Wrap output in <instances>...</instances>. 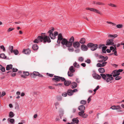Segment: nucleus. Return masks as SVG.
Instances as JSON below:
<instances>
[{
  "label": "nucleus",
  "instance_id": "f257e3e1",
  "mask_svg": "<svg viewBox=\"0 0 124 124\" xmlns=\"http://www.w3.org/2000/svg\"><path fill=\"white\" fill-rule=\"evenodd\" d=\"M41 42H43L44 43H46L47 41L48 43L51 42L50 38L44 35V34L42 33L41 36H39L37 37V39H35L33 42L35 43H38L39 41Z\"/></svg>",
  "mask_w": 124,
  "mask_h": 124
},
{
  "label": "nucleus",
  "instance_id": "f03ea898",
  "mask_svg": "<svg viewBox=\"0 0 124 124\" xmlns=\"http://www.w3.org/2000/svg\"><path fill=\"white\" fill-rule=\"evenodd\" d=\"M101 76L103 79L104 80H106L107 82L108 83L113 80V78L112 76H108L107 75V74L105 75L104 74H101Z\"/></svg>",
  "mask_w": 124,
  "mask_h": 124
},
{
  "label": "nucleus",
  "instance_id": "7ed1b4c3",
  "mask_svg": "<svg viewBox=\"0 0 124 124\" xmlns=\"http://www.w3.org/2000/svg\"><path fill=\"white\" fill-rule=\"evenodd\" d=\"M87 46L88 47H90L91 49L93 51L95 50L98 48V46L97 44H94L92 43H88Z\"/></svg>",
  "mask_w": 124,
  "mask_h": 124
},
{
  "label": "nucleus",
  "instance_id": "20e7f679",
  "mask_svg": "<svg viewBox=\"0 0 124 124\" xmlns=\"http://www.w3.org/2000/svg\"><path fill=\"white\" fill-rule=\"evenodd\" d=\"M54 78H53L52 79L53 80H55L56 81H59L60 80L62 81H63L65 80V79L63 77H60L58 76H54Z\"/></svg>",
  "mask_w": 124,
  "mask_h": 124
},
{
  "label": "nucleus",
  "instance_id": "39448f33",
  "mask_svg": "<svg viewBox=\"0 0 124 124\" xmlns=\"http://www.w3.org/2000/svg\"><path fill=\"white\" fill-rule=\"evenodd\" d=\"M61 43L63 45H65L67 47H70L68 40L65 39L63 38L62 40Z\"/></svg>",
  "mask_w": 124,
  "mask_h": 124
},
{
  "label": "nucleus",
  "instance_id": "423d86ee",
  "mask_svg": "<svg viewBox=\"0 0 124 124\" xmlns=\"http://www.w3.org/2000/svg\"><path fill=\"white\" fill-rule=\"evenodd\" d=\"M86 9L87 10H89L91 11H93L94 12L96 13L99 14L100 15H102V13L100 12L99 10H97L95 8H86Z\"/></svg>",
  "mask_w": 124,
  "mask_h": 124
},
{
  "label": "nucleus",
  "instance_id": "0eeeda50",
  "mask_svg": "<svg viewBox=\"0 0 124 124\" xmlns=\"http://www.w3.org/2000/svg\"><path fill=\"white\" fill-rule=\"evenodd\" d=\"M120 74V73L118 72L117 70H115L113 71L111 74H107V75L108 76H113V77H115L117 76H118Z\"/></svg>",
  "mask_w": 124,
  "mask_h": 124
},
{
  "label": "nucleus",
  "instance_id": "6e6552de",
  "mask_svg": "<svg viewBox=\"0 0 124 124\" xmlns=\"http://www.w3.org/2000/svg\"><path fill=\"white\" fill-rule=\"evenodd\" d=\"M92 76L94 78L97 80H99L101 78V77L100 75L95 73H93Z\"/></svg>",
  "mask_w": 124,
  "mask_h": 124
},
{
  "label": "nucleus",
  "instance_id": "1a4fd4ad",
  "mask_svg": "<svg viewBox=\"0 0 124 124\" xmlns=\"http://www.w3.org/2000/svg\"><path fill=\"white\" fill-rule=\"evenodd\" d=\"M73 46L75 48H77L80 47V44L78 42H75L73 43Z\"/></svg>",
  "mask_w": 124,
  "mask_h": 124
},
{
  "label": "nucleus",
  "instance_id": "9d476101",
  "mask_svg": "<svg viewBox=\"0 0 124 124\" xmlns=\"http://www.w3.org/2000/svg\"><path fill=\"white\" fill-rule=\"evenodd\" d=\"M74 41V39L73 36H72L69 39L68 42V43H69V45L70 47H71L72 44L73 43Z\"/></svg>",
  "mask_w": 124,
  "mask_h": 124
},
{
  "label": "nucleus",
  "instance_id": "9b49d317",
  "mask_svg": "<svg viewBox=\"0 0 124 124\" xmlns=\"http://www.w3.org/2000/svg\"><path fill=\"white\" fill-rule=\"evenodd\" d=\"M113 40L111 39H108L106 41V45L107 46H109L113 45L114 44V43L113 42Z\"/></svg>",
  "mask_w": 124,
  "mask_h": 124
},
{
  "label": "nucleus",
  "instance_id": "f8f14e48",
  "mask_svg": "<svg viewBox=\"0 0 124 124\" xmlns=\"http://www.w3.org/2000/svg\"><path fill=\"white\" fill-rule=\"evenodd\" d=\"M110 108L113 110H117L121 109V108L119 105H117V106L114 105L110 107Z\"/></svg>",
  "mask_w": 124,
  "mask_h": 124
},
{
  "label": "nucleus",
  "instance_id": "ddd939ff",
  "mask_svg": "<svg viewBox=\"0 0 124 124\" xmlns=\"http://www.w3.org/2000/svg\"><path fill=\"white\" fill-rule=\"evenodd\" d=\"M23 73L24 75H22L21 77L24 78H26V77L25 76H28L30 75L29 72L28 71H23Z\"/></svg>",
  "mask_w": 124,
  "mask_h": 124
},
{
  "label": "nucleus",
  "instance_id": "4468645a",
  "mask_svg": "<svg viewBox=\"0 0 124 124\" xmlns=\"http://www.w3.org/2000/svg\"><path fill=\"white\" fill-rule=\"evenodd\" d=\"M81 48L82 50L84 51H87L88 49L87 47L84 44L81 45Z\"/></svg>",
  "mask_w": 124,
  "mask_h": 124
},
{
  "label": "nucleus",
  "instance_id": "2eb2a0df",
  "mask_svg": "<svg viewBox=\"0 0 124 124\" xmlns=\"http://www.w3.org/2000/svg\"><path fill=\"white\" fill-rule=\"evenodd\" d=\"M85 107L83 105L80 106L78 108V110L80 111H84L85 109Z\"/></svg>",
  "mask_w": 124,
  "mask_h": 124
},
{
  "label": "nucleus",
  "instance_id": "dca6fc26",
  "mask_svg": "<svg viewBox=\"0 0 124 124\" xmlns=\"http://www.w3.org/2000/svg\"><path fill=\"white\" fill-rule=\"evenodd\" d=\"M23 52L25 54H28L30 53L31 50L29 49H27L26 50L24 49L23 50Z\"/></svg>",
  "mask_w": 124,
  "mask_h": 124
},
{
  "label": "nucleus",
  "instance_id": "f3484780",
  "mask_svg": "<svg viewBox=\"0 0 124 124\" xmlns=\"http://www.w3.org/2000/svg\"><path fill=\"white\" fill-rule=\"evenodd\" d=\"M77 89H74L73 90L71 89H69L68 90L67 93H73L77 92Z\"/></svg>",
  "mask_w": 124,
  "mask_h": 124
},
{
  "label": "nucleus",
  "instance_id": "a211bd4d",
  "mask_svg": "<svg viewBox=\"0 0 124 124\" xmlns=\"http://www.w3.org/2000/svg\"><path fill=\"white\" fill-rule=\"evenodd\" d=\"M64 81V85L66 86H68L71 83V81H66L65 80Z\"/></svg>",
  "mask_w": 124,
  "mask_h": 124
},
{
  "label": "nucleus",
  "instance_id": "6ab92c4d",
  "mask_svg": "<svg viewBox=\"0 0 124 124\" xmlns=\"http://www.w3.org/2000/svg\"><path fill=\"white\" fill-rule=\"evenodd\" d=\"M99 57L100 58H101V59H103L104 62H105L108 59V58L107 56L105 57L104 56L102 55H99Z\"/></svg>",
  "mask_w": 124,
  "mask_h": 124
},
{
  "label": "nucleus",
  "instance_id": "aec40b11",
  "mask_svg": "<svg viewBox=\"0 0 124 124\" xmlns=\"http://www.w3.org/2000/svg\"><path fill=\"white\" fill-rule=\"evenodd\" d=\"M63 38L61 33H59L58 36V40H62Z\"/></svg>",
  "mask_w": 124,
  "mask_h": 124
},
{
  "label": "nucleus",
  "instance_id": "412c9836",
  "mask_svg": "<svg viewBox=\"0 0 124 124\" xmlns=\"http://www.w3.org/2000/svg\"><path fill=\"white\" fill-rule=\"evenodd\" d=\"M77 118H73L72 120V122L75 123H78L79 121V120L77 119Z\"/></svg>",
  "mask_w": 124,
  "mask_h": 124
},
{
  "label": "nucleus",
  "instance_id": "4be33fe9",
  "mask_svg": "<svg viewBox=\"0 0 124 124\" xmlns=\"http://www.w3.org/2000/svg\"><path fill=\"white\" fill-rule=\"evenodd\" d=\"M8 121H9V122L11 124H14L15 122V121L14 119L13 118L10 119L9 118L8 119Z\"/></svg>",
  "mask_w": 124,
  "mask_h": 124
},
{
  "label": "nucleus",
  "instance_id": "5701e85b",
  "mask_svg": "<svg viewBox=\"0 0 124 124\" xmlns=\"http://www.w3.org/2000/svg\"><path fill=\"white\" fill-rule=\"evenodd\" d=\"M12 64L7 65L6 67V70H9L10 69H12Z\"/></svg>",
  "mask_w": 124,
  "mask_h": 124
},
{
  "label": "nucleus",
  "instance_id": "b1692460",
  "mask_svg": "<svg viewBox=\"0 0 124 124\" xmlns=\"http://www.w3.org/2000/svg\"><path fill=\"white\" fill-rule=\"evenodd\" d=\"M49 36L52 39H54L55 38V37L53 33H50Z\"/></svg>",
  "mask_w": 124,
  "mask_h": 124
},
{
  "label": "nucleus",
  "instance_id": "393cba45",
  "mask_svg": "<svg viewBox=\"0 0 124 124\" xmlns=\"http://www.w3.org/2000/svg\"><path fill=\"white\" fill-rule=\"evenodd\" d=\"M98 71L101 73H103L105 72V69L103 68H100L98 69Z\"/></svg>",
  "mask_w": 124,
  "mask_h": 124
},
{
  "label": "nucleus",
  "instance_id": "a878e982",
  "mask_svg": "<svg viewBox=\"0 0 124 124\" xmlns=\"http://www.w3.org/2000/svg\"><path fill=\"white\" fill-rule=\"evenodd\" d=\"M32 48L33 50H36L38 49V46L37 44H35L33 45Z\"/></svg>",
  "mask_w": 124,
  "mask_h": 124
},
{
  "label": "nucleus",
  "instance_id": "bb28decb",
  "mask_svg": "<svg viewBox=\"0 0 124 124\" xmlns=\"http://www.w3.org/2000/svg\"><path fill=\"white\" fill-rule=\"evenodd\" d=\"M71 88H73L76 87L77 86V83L75 82H73L71 84Z\"/></svg>",
  "mask_w": 124,
  "mask_h": 124
},
{
  "label": "nucleus",
  "instance_id": "cd10ccee",
  "mask_svg": "<svg viewBox=\"0 0 124 124\" xmlns=\"http://www.w3.org/2000/svg\"><path fill=\"white\" fill-rule=\"evenodd\" d=\"M79 42L81 44H84L85 42V39L84 38H82L80 39Z\"/></svg>",
  "mask_w": 124,
  "mask_h": 124
},
{
  "label": "nucleus",
  "instance_id": "c85d7f7f",
  "mask_svg": "<svg viewBox=\"0 0 124 124\" xmlns=\"http://www.w3.org/2000/svg\"><path fill=\"white\" fill-rule=\"evenodd\" d=\"M15 116V114L12 111H10L9 114V116L10 118H12Z\"/></svg>",
  "mask_w": 124,
  "mask_h": 124
},
{
  "label": "nucleus",
  "instance_id": "c756f323",
  "mask_svg": "<svg viewBox=\"0 0 124 124\" xmlns=\"http://www.w3.org/2000/svg\"><path fill=\"white\" fill-rule=\"evenodd\" d=\"M117 34H115L114 35L109 34L108 36V37H110L111 38L113 37L114 38L117 37Z\"/></svg>",
  "mask_w": 124,
  "mask_h": 124
},
{
  "label": "nucleus",
  "instance_id": "7c9ffc66",
  "mask_svg": "<svg viewBox=\"0 0 124 124\" xmlns=\"http://www.w3.org/2000/svg\"><path fill=\"white\" fill-rule=\"evenodd\" d=\"M69 71L74 72H75V70L73 68V66H71L69 69Z\"/></svg>",
  "mask_w": 124,
  "mask_h": 124
},
{
  "label": "nucleus",
  "instance_id": "2f4dec72",
  "mask_svg": "<svg viewBox=\"0 0 124 124\" xmlns=\"http://www.w3.org/2000/svg\"><path fill=\"white\" fill-rule=\"evenodd\" d=\"M85 111H80L78 112V115L82 117L83 116V114H84Z\"/></svg>",
  "mask_w": 124,
  "mask_h": 124
},
{
  "label": "nucleus",
  "instance_id": "473e14b6",
  "mask_svg": "<svg viewBox=\"0 0 124 124\" xmlns=\"http://www.w3.org/2000/svg\"><path fill=\"white\" fill-rule=\"evenodd\" d=\"M74 66L75 67L78 68L79 67V64H78L76 62H75L73 64Z\"/></svg>",
  "mask_w": 124,
  "mask_h": 124
},
{
  "label": "nucleus",
  "instance_id": "72a5a7b5",
  "mask_svg": "<svg viewBox=\"0 0 124 124\" xmlns=\"http://www.w3.org/2000/svg\"><path fill=\"white\" fill-rule=\"evenodd\" d=\"M107 47L106 46H104L102 47V51L103 53H106V51L105 50Z\"/></svg>",
  "mask_w": 124,
  "mask_h": 124
},
{
  "label": "nucleus",
  "instance_id": "f704fd0d",
  "mask_svg": "<svg viewBox=\"0 0 124 124\" xmlns=\"http://www.w3.org/2000/svg\"><path fill=\"white\" fill-rule=\"evenodd\" d=\"M73 93H62V95L64 97H66L68 94L69 96H71L73 94Z\"/></svg>",
  "mask_w": 124,
  "mask_h": 124
},
{
  "label": "nucleus",
  "instance_id": "c9c22d12",
  "mask_svg": "<svg viewBox=\"0 0 124 124\" xmlns=\"http://www.w3.org/2000/svg\"><path fill=\"white\" fill-rule=\"evenodd\" d=\"M73 73L72 72L69 71L68 73V76L70 77L72 76L73 75Z\"/></svg>",
  "mask_w": 124,
  "mask_h": 124
},
{
  "label": "nucleus",
  "instance_id": "e433bc0d",
  "mask_svg": "<svg viewBox=\"0 0 124 124\" xmlns=\"http://www.w3.org/2000/svg\"><path fill=\"white\" fill-rule=\"evenodd\" d=\"M0 57L2 58L6 59L7 58V56L5 55L4 54H2L0 55Z\"/></svg>",
  "mask_w": 124,
  "mask_h": 124
},
{
  "label": "nucleus",
  "instance_id": "4c0bfd02",
  "mask_svg": "<svg viewBox=\"0 0 124 124\" xmlns=\"http://www.w3.org/2000/svg\"><path fill=\"white\" fill-rule=\"evenodd\" d=\"M13 46H9V50L10 51L11 53H12L13 52Z\"/></svg>",
  "mask_w": 124,
  "mask_h": 124
},
{
  "label": "nucleus",
  "instance_id": "58836bf2",
  "mask_svg": "<svg viewBox=\"0 0 124 124\" xmlns=\"http://www.w3.org/2000/svg\"><path fill=\"white\" fill-rule=\"evenodd\" d=\"M0 70H1L2 72L5 71V68L0 65Z\"/></svg>",
  "mask_w": 124,
  "mask_h": 124
},
{
  "label": "nucleus",
  "instance_id": "ea45409f",
  "mask_svg": "<svg viewBox=\"0 0 124 124\" xmlns=\"http://www.w3.org/2000/svg\"><path fill=\"white\" fill-rule=\"evenodd\" d=\"M80 103L81 104L85 105L86 103V101L84 100H82L80 101Z\"/></svg>",
  "mask_w": 124,
  "mask_h": 124
},
{
  "label": "nucleus",
  "instance_id": "a19ab883",
  "mask_svg": "<svg viewBox=\"0 0 124 124\" xmlns=\"http://www.w3.org/2000/svg\"><path fill=\"white\" fill-rule=\"evenodd\" d=\"M14 54L16 55H17L19 53L17 49L14 50L13 51Z\"/></svg>",
  "mask_w": 124,
  "mask_h": 124
},
{
  "label": "nucleus",
  "instance_id": "79ce46f5",
  "mask_svg": "<svg viewBox=\"0 0 124 124\" xmlns=\"http://www.w3.org/2000/svg\"><path fill=\"white\" fill-rule=\"evenodd\" d=\"M30 77L32 78H35L36 77L35 76L34 72L33 73H31L30 74Z\"/></svg>",
  "mask_w": 124,
  "mask_h": 124
},
{
  "label": "nucleus",
  "instance_id": "37998d69",
  "mask_svg": "<svg viewBox=\"0 0 124 124\" xmlns=\"http://www.w3.org/2000/svg\"><path fill=\"white\" fill-rule=\"evenodd\" d=\"M96 5H105L104 3L100 2H97L96 3Z\"/></svg>",
  "mask_w": 124,
  "mask_h": 124
},
{
  "label": "nucleus",
  "instance_id": "c03bdc74",
  "mask_svg": "<svg viewBox=\"0 0 124 124\" xmlns=\"http://www.w3.org/2000/svg\"><path fill=\"white\" fill-rule=\"evenodd\" d=\"M56 99L58 101H61L62 100V97L60 96H56Z\"/></svg>",
  "mask_w": 124,
  "mask_h": 124
},
{
  "label": "nucleus",
  "instance_id": "a18cd8bd",
  "mask_svg": "<svg viewBox=\"0 0 124 124\" xmlns=\"http://www.w3.org/2000/svg\"><path fill=\"white\" fill-rule=\"evenodd\" d=\"M108 5L112 7H115V8L116 7H117L116 6V5H115L114 4H113L111 3H110L109 4H108Z\"/></svg>",
  "mask_w": 124,
  "mask_h": 124
},
{
  "label": "nucleus",
  "instance_id": "49530a36",
  "mask_svg": "<svg viewBox=\"0 0 124 124\" xmlns=\"http://www.w3.org/2000/svg\"><path fill=\"white\" fill-rule=\"evenodd\" d=\"M78 60L79 62H82L84 60V58L82 57H80L78 58Z\"/></svg>",
  "mask_w": 124,
  "mask_h": 124
},
{
  "label": "nucleus",
  "instance_id": "de8ad7c7",
  "mask_svg": "<svg viewBox=\"0 0 124 124\" xmlns=\"http://www.w3.org/2000/svg\"><path fill=\"white\" fill-rule=\"evenodd\" d=\"M106 23L108 24H111L112 25V26H115L116 25V24L113 23H112L110 22L109 21H107Z\"/></svg>",
  "mask_w": 124,
  "mask_h": 124
},
{
  "label": "nucleus",
  "instance_id": "09e8293b",
  "mask_svg": "<svg viewBox=\"0 0 124 124\" xmlns=\"http://www.w3.org/2000/svg\"><path fill=\"white\" fill-rule=\"evenodd\" d=\"M115 78V79L116 80H118L120 79L121 78V77L119 76H117Z\"/></svg>",
  "mask_w": 124,
  "mask_h": 124
},
{
  "label": "nucleus",
  "instance_id": "8fccbe9b",
  "mask_svg": "<svg viewBox=\"0 0 124 124\" xmlns=\"http://www.w3.org/2000/svg\"><path fill=\"white\" fill-rule=\"evenodd\" d=\"M68 50L70 52H73V49L72 48H70V47H68Z\"/></svg>",
  "mask_w": 124,
  "mask_h": 124
},
{
  "label": "nucleus",
  "instance_id": "3c124183",
  "mask_svg": "<svg viewBox=\"0 0 124 124\" xmlns=\"http://www.w3.org/2000/svg\"><path fill=\"white\" fill-rule=\"evenodd\" d=\"M34 73L35 77L36 76H38V75L39 74V73L38 72L34 71Z\"/></svg>",
  "mask_w": 124,
  "mask_h": 124
},
{
  "label": "nucleus",
  "instance_id": "603ef678",
  "mask_svg": "<svg viewBox=\"0 0 124 124\" xmlns=\"http://www.w3.org/2000/svg\"><path fill=\"white\" fill-rule=\"evenodd\" d=\"M107 63V62H106L103 63L102 64H101V67H103L105 66Z\"/></svg>",
  "mask_w": 124,
  "mask_h": 124
},
{
  "label": "nucleus",
  "instance_id": "864d4df0",
  "mask_svg": "<svg viewBox=\"0 0 124 124\" xmlns=\"http://www.w3.org/2000/svg\"><path fill=\"white\" fill-rule=\"evenodd\" d=\"M88 116V115L86 114H84V113L83 114V116H82V117L83 118H85L87 117Z\"/></svg>",
  "mask_w": 124,
  "mask_h": 124
},
{
  "label": "nucleus",
  "instance_id": "5fc2aeb1",
  "mask_svg": "<svg viewBox=\"0 0 124 124\" xmlns=\"http://www.w3.org/2000/svg\"><path fill=\"white\" fill-rule=\"evenodd\" d=\"M117 27L118 28H121L122 27V25L121 24H118L116 25Z\"/></svg>",
  "mask_w": 124,
  "mask_h": 124
},
{
  "label": "nucleus",
  "instance_id": "6e6d98bb",
  "mask_svg": "<svg viewBox=\"0 0 124 124\" xmlns=\"http://www.w3.org/2000/svg\"><path fill=\"white\" fill-rule=\"evenodd\" d=\"M54 28H52V29L49 30L48 32L49 33H53L52 32L54 31Z\"/></svg>",
  "mask_w": 124,
  "mask_h": 124
},
{
  "label": "nucleus",
  "instance_id": "4d7b16f0",
  "mask_svg": "<svg viewBox=\"0 0 124 124\" xmlns=\"http://www.w3.org/2000/svg\"><path fill=\"white\" fill-rule=\"evenodd\" d=\"M16 105L15 107V109H19V106L17 102H16Z\"/></svg>",
  "mask_w": 124,
  "mask_h": 124
},
{
  "label": "nucleus",
  "instance_id": "13d9d810",
  "mask_svg": "<svg viewBox=\"0 0 124 124\" xmlns=\"http://www.w3.org/2000/svg\"><path fill=\"white\" fill-rule=\"evenodd\" d=\"M85 62H87L88 63H90L91 62V61L89 59H88L85 61Z\"/></svg>",
  "mask_w": 124,
  "mask_h": 124
},
{
  "label": "nucleus",
  "instance_id": "bf43d9fd",
  "mask_svg": "<svg viewBox=\"0 0 124 124\" xmlns=\"http://www.w3.org/2000/svg\"><path fill=\"white\" fill-rule=\"evenodd\" d=\"M0 47L1 49H3V51H5V48L2 45Z\"/></svg>",
  "mask_w": 124,
  "mask_h": 124
},
{
  "label": "nucleus",
  "instance_id": "052dcab7",
  "mask_svg": "<svg viewBox=\"0 0 124 124\" xmlns=\"http://www.w3.org/2000/svg\"><path fill=\"white\" fill-rule=\"evenodd\" d=\"M18 70L16 68H13L12 69V71L13 72H16L18 71Z\"/></svg>",
  "mask_w": 124,
  "mask_h": 124
},
{
  "label": "nucleus",
  "instance_id": "680f3d73",
  "mask_svg": "<svg viewBox=\"0 0 124 124\" xmlns=\"http://www.w3.org/2000/svg\"><path fill=\"white\" fill-rule=\"evenodd\" d=\"M99 85L97 86V87L96 88L93 90V91L94 92H95L99 88Z\"/></svg>",
  "mask_w": 124,
  "mask_h": 124
},
{
  "label": "nucleus",
  "instance_id": "e2e57ef3",
  "mask_svg": "<svg viewBox=\"0 0 124 124\" xmlns=\"http://www.w3.org/2000/svg\"><path fill=\"white\" fill-rule=\"evenodd\" d=\"M46 75L49 76L50 77H52L53 76L54 74H49L48 73H47L46 74Z\"/></svg>",
  "mask_w": 124,
  "mask_h": 124
},
{
  "label": "nucleus",
  "instance_id": "0e129e2a",
  "mask_svg": "<svg viewBox=\"0 0 124 124\" xmlns=\"http://www.w3.org/2000/svg\"><path fill=\"white\" fill-rule=\"evenodd\" d=\"M14 29V28H9L8 30V32H9L13 30Z\"/></svg>",
  "mask_w": 124,
  "mask_h": 124
},
{
  "label": "nucleus",
  "instance_id": "69168bd1",
  "mask_svg": "<svg viewBox=\"0 0 124 124\" xmlns=\"http://www.w3.org/2000/svg\"><path fill=\"white\" fill-rule=\"evenodd\" d=\"M63 112H62L60 114V118L61 119H62V117L63 116Z\"/></svg>",
  "mask_w": 124,
  "mask_h": 124
},
{
  "label": "nucleus",
  "instance_id": "338daca9",
  "mask_svg": "<svg viewBox=\"0 0 124 124\" xmlns=\"http://www.w3.org/2000/svg\"><path fill=\"white\" fill-rule=\"evenodd\" d=\"M97 66L98 67H101V64L100 63H98L97 65Z\"/></svg>",
  "mask_w": 124,
  "mask_h": 124
},
{
  "label": "nucleus",
  "instance_id": "774afa93",
  "mask_svg": "<svg viewBox=\"0 0 124 124\" xmlns=\"http://www.w3.org/2000/svg\"><path fill=\"white\" fill-rule=\"evenodd\" d=\"M81 65L84 67H85L86 66V65L85 63H82L81 64Z\"/></svg>",
  "mask_w": 124,
  "mask_h": 124
}]
</instances>
